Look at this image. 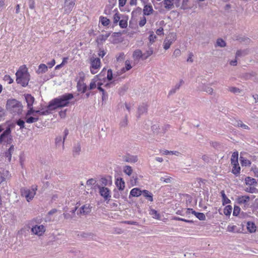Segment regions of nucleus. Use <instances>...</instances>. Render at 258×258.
Listing matches in <instances>:
<instances>
[{
    "instance_id": "obj_1",
    "label": "nucleus",
    "mask_w": 258,
    "mask_h": 258,
    "mask_svg": "<svg viewBox=\"0 0 258 258\" xmlns=\"http://www.w3.org/2000/svg\"><path fill=\"white\" fill-rule=\"evenodd\" d=\"M74 98L72 93H67L51 101L47 107L51 110H54L57 108L67 106L69 104V100Z\"/></svg>"
},
{
    "instance_id": "obj_2",
    "label": "nucleus",
    "mask_w": 258,
    "mask_h": 258,
    "mask_svg": "<svg viewBox=\"0 0 258 258\" xmlns=\"http://www.w3.org/2000/svg\"><path fill=\"white\" fill-rule=\"evenodd\" d=\"M16 82L23 87L28 85L30 80V74L28 72V69L25 66H22L16 73Z\"/></svg>"
},
{
    "instance_id": "obj_3",
    "label": "nucleus",
    "mask_w": 258,
    "mask_h": 258,
    "mask_svg": "<svg viewBox=\"0 0 258 258\" xmlns=\"http://www.w3.org/2000/svg\"><path fill=\"white\" fill-rule=\"evenodd\" d=\"M6 107L10 111L18 114L22 113L23 108L22 103L15 99L8 100Z\"/></svg>"
},
{
    "instance_id": "obj_4",
    "label": "nucleus",
    "mask_w": 258,
    "mask_h": 258,
    "mask_svg": "<svg viewBox=\"0 0 258 258\" xmlns=\"http://www.w3.org/2000/svg\"><path fill=\"white\" fill-rule=\"evenodd\" d=\"M37 189V186L35 185L32 186L31 189L23 187L21 188V195L22 197L26 198L27 201L30 202L35 195Z\"/></svg>"
},
{
    "instance_id": "obj_5",
    "label": "nucleus",
    "mask_w": 258,
    "mask_h": 258,
    "mask_svg": "<svg viewBox=\"0 0 258 258\" xmlns=\"http://www.w3.org/2000/svg\"><path fill=\"white\" fill-rule=\"evenodd\" d=\"M13 141V137L11 135V129L10 126H8L0 136V144L3 143L11 144Z\"/></svg>"
},
{
    "instance_id": "obj_6",
    "label": "nucleus",
    "mask_w": 258,
    "mask_h": 258,
    "mask_svg": "<svg viewBox=\"0 0 258 258\" xmlns=\"http://www.w3.org/2000/svg\"><path fill=\"white\" fill-rule=\"evenodd\" d=\"M34 109L28 110L26 113L25 119L27 123H32L35 122L39 120V118L36 115L34 114Z\"/></svg>"
},
{
    "instance_id": "obj_7",
    "label": "nucleus",
    "mask_w": 258,
    "mask_h": 258,
    "mask_svg": "<svg viewBox=\"0 0 258 258\" xmlns=\"http://www.w3.org/2000/svg\"><path fill=\"white\" fill-rule=\"evenodd\" d=\"M101 61L99 58H91L90 71L92 74H95L97 73L98 70L100 67Z\"/></svg>"
},
{
    "instance_id": "obj_8",
    "label": "nucleus",
    "mask_w": 258,
    "mask_h": 258,
    "mask_svg": "<svg viewBox=\"0 0 258 258\" xmlns=\"http://www.w3.org/2000/svg\"><path fill=\"white\" fill-rule=\"evenodd\" d=\"M98 187L100 196L104 198V200L109 201L111 198V192L110 189L107 187L100 185H98Z\"/></svg>"
},
{
    "instance_id": "obj_9",
    "label": "nucleus",
    "mask_w": 258,
    "mask_h": 258,
    "mask_svg": "<svg viewBox=\"0 0 258 258\" xmlns=\"http://www.w3.org/2000/svg\"><path fill=\"white\" fill-rule=\"evenodd\" d=\"M176 36L175 34L172 33H170L165 39L164 41V48L167 50L169 48L170 45L172 43L175 41Z\"/></svg>"
},
{
    "instance_id": "obj_10",
    "label": "nucleus",
    "mask_w": 258,
    "mask_h": 258,
    "mask_svg": "<svg viewBox=\"0 0 258 258\" xmlns=\"http://www.w3.org/2000/svg\"><path fill=\"white\" fill-rule=\"evenodd\" d=\"M64 136L63 137V140H62V137L60 136H57L55 139V144L56 145V147L57 148H58L60 147L61 144H62V150L64 149V141L67 137V136L69 134V130L66 128L64 131Z\"/></svg>"
},
{
    "instance_id": "obj_11",
    "label": "nucleus",
    "mask_w": 258,
    "mask_h": 258,
    "mask_svg": "<svg viewBox=\"0 0 258 258\" xmlns=\"http://www.w3.org/2000/svg\"><path fill=\"white\" fill-rule=\"evenodd\" d=\"M32 232L38 236L42 235L45 231V227L43 225H36L31 228Z\"/></svg>"
},
{
    "instance_id": "obj_12",
    "label": "nucleus",
    "mask_w": 258,
    "mask_h": 258,
    "mask_svg": "<svg viewBox=\"0 0 258 258\" xmlns=\"http://www.w3.org/2000/svg\"><path fill=\"white\" fill-rule=\"evenodd\" d=\"M180 0H164V8L167 10H171L174 8V4L178 7Z\"/></svg>"
},
{
    "instance_id": "obj_13",
    "label": "nucleus",
    "mask_w": 258,
    "mask_h": 258,
    "mask_svg": "<svg viewBox=\"0 0 258 258\" xmlns=\"http://www.w3.org/2000/svg\"><path fill=\"white\" fill-rule=\"evenodd\" d=\"M75 0H65L64 11L66 14L70 13L73 10L75 5Z\"/></svg>"
},
{
    "instance_id": "obj_14",
    "label": "nucleus",
    "mask_w": 258,
    "mask_h": 258,
    "mask_svg": "<svg viewBox=\"0 0 258 258\" xmlns=\"http://www.w3.org/2000/svg\"><path fill=\"white\" fill-rule=\"evenodd\" d=\"M250 198L248 196H243L238 197L237 198V202L239 205H244V207L246 209L248 207V202L249 201Z\"/></svg>"
},
{
    "instance_id": "obj_15",
    "label": "nucleus",
    "mask_w": 258,
    "mask_h": 258,
    "mask_svg": "<svg viewBox=\"0 0 258 258\" xmlns=\"http://www.w3.org/2000/svg\"><path fill=\"white\" fill-rule=\"evenodd\" d=\"M25 99L27 102V108L29 110L34 109L33 104L35 101V98L31 94H24Z\"/></svg>"
},
{
    "instance_id": "obj_16",
    "label": "nucleus",
    "mask_w": 258,
    "mask_h": 258,
    "mask_svg": "<svg viewBox=\"0 0 258 258\" xmlns=\"http://www.w3.org/2000/svg\"><path fill=\"white\" fill-rule=\"evenodd\" d=\"M91 211V207L89 205L86 204L80 209V213L84 215L89 214Z\"/></svg>"
},
{
    "instance_id": "obj_17",
    "label": "nucleus",
    "mask_w": 258,
    "mask_h": 258,
    "mask_svg": "<svg viewBox=\"0 0 258 258\" xmlns=\"http://www.w3.org/2000/svg\"><path fill=\"white\" fill-rule=\"evenodd\" d=\"M133 57L135 60H139L140 59L144 60L143 54L140 49H137L134 51Z\"/></svg>"
},
{
    "instance_id": "obj_18",
    "label": "nucleus",
    "mask_w": 258,
    "mask_h": 258,
    "mask_svg": "<svg viewBox=\"0 0 258 258\" xmlns=\"http://www.w3.org/2000/svg\"><path fill=\"white\" fill-rule=\"evenodd\" d=\"M199 90L205 92L210 95H212L214 93L213 89L209 85L205 84H203L202 87L199 88Z\"/></svg>"
},
{
    "instance_id": "obj_19",
    "label": "nucleus",
    "mask_w": 258,
    "mask_h": 258,
    "mask_svg": "<svg viewBox=\"0 0 258 258\" xmlns=\"http://www.w3.org/2000/svg\"><path fill=\"white\" fill-rule=\"evenodd\" d=\"M142 191L139 188H133L130 194L129 198L132 197H138L141 195Z\"/></svg>"
},
{
    "instance_id": "obj_20",
    "label": "nucleus",
    "mask_w": 258,
    "mask_h": 258,
    "mask_svg": "<svg viewBox=\"0 0 258 258\" xmlns=\"http://www.w3.org/2000/svg\"><path fill=\"white\" fill-rule=\"evenodd\" d=\"M154 10L151 5H145L143 9V14L144 15L149 16L153 13Z\"/></svg>"
},
{
    "instance_id": "obj_21",
    "label": "nucleus",
    "mask_w": 258,
    "mask_h": 258,
    "mask_svg": "<svg viewBox=\"0 0 258 258\" xmlns=\"http://www.w3.org/2000/svg\"><path fill=\"white\" fill-rule=\"evenodd\" d=\"M148 109L147 105L145 104H143L140 105L138 109V117H140L143 113L147 112Z\"/></svg>"
},
{
    "instance_id": "obj_22",
    "label": "nucleus",
    "mask_w": 258,
    "mask_h": 258,
    "mask_svg": "<svg viewBox=\"0 0 258 258\" xmlns=\"http://www.w3.org/2000/svg\"><path fill=\"white\" fill-rule=\"evenodd\" d=\"M123 160L126 162L135 163L138 161L137 156L127 155L123 157Z\"/></svg>"
},
{
    "instance_id": "obj_23",
    "label": "nucleus",
    "mask_w": 258,
    "mask_h": 258,
    "mask_svg": "<svg viewBox=\"0 0 258 258\" xmlns=\"http://www.w3.org/2000/svg\"><path fill=\"white\" fill-rule=\"evenodd\" d=\"M110 35V33L100 35L97 37L96 41L98 43H102L108 38Z\"/></svg>"
},
{
    "instance_id": "obj_24",
    "label": "nucleus",
    "mask_w": 258,
    "mask_h": 258,
    "mask_svg": "<svg viewBox=\"0 0 258 258\" xmlns=\"http://www.w3.org/2000/svg\"><path fill=\"white\" fill-rule=\"evenodd\" d=\"M15 151V148L14 145H11L8 151L5 153V156L8 158V160L9 162L11 160L12 154Z\"/></svg>"
},
{
    "instance_id": "obj_25",
    "label": "nucleus",
    "mask_w": 258,
    "mask_h": 258,
    "mask_svg": "<svg viewBox=\"0 0 258 258\" xmlns=\"http://www.w3.org/2000/svg\"><path fill=\"white\" fill-rule=\"evenodd\" d=\"M115 184L119 190H122L125 187V183L122 178L117 179Z\"/></svg>"
},
{
    "instance_id": "obj_26",
    "label": "nucleus",
    "mask_w": 258,
    "mask_h": 258,
    "mask_svg": "<svg viewBox=\"0 0 258 258\" xmlns=\"http://www.w3.org/2000/svg\"><path fill=\"white\" fill-rule=\"evenodd\" d=\"M48 70V67L46 65L43 63L40 64L39 67L37 71V73L39 74H43L46 73Z\"/></svg>"
},
{
    "instance_id": "obj_27",
    "label": "nucleus",
    "mask_w": 258,
    "mask_h": 258,
    "mask_svg": "<svg viewBox=\"0 0 258 258\" xmlns=\"http://www.w3.org/2000/svg\"><path fill=\"white\" fill-rule=\"evenodd\" d=\"M238 152H234L233 153L231 158V163L232 165H235V164H237L238 162Z\"/></svg>"
},
{
    "instance_id": "obj_28",
    "label": "nucleus",
    "mask_w": 258,
    "mask_h": 258,
    "mask_svg": "<svg viewBox=\"0 0 258 258\" xmlns=\"http://www.w3.org/2000/svg\"><path fill=\"white\" fill-rule=\"evenodd\" d=\"M78 90L82 91V93H85L87 89L86 85L84 83L78 82L77 84Z\"/></svg>"
},
{
    "instance_id": "obj_29",
    "label": "nucleus",
    "mask_w": 258,
    "mask_h": 258,
    "mask_svg": "<svg viewBox=\"0 0 258 258\" xmlns=\"http://www.w3.org/2000/svg\"><path fill=\"white\" fill-rule=\"evenodd\" d=\"M220 193L221 194V196H222V198L223 205H225L226 204L230 203L231 201L226 197V195L225 194L224 190H222Z\"/></svg>"
},
{
    "instance_id": "obj_30",
    "label": "nucleus",
    "mask_w": 258,
    "mask_h": 258,
    "mask_svg": "<svg viewBox=\"0 0 258 258\" xmlns=\"http://www.w3.org/2000/svg\"><path fill=\"white\" fill-rule=\"evenodd\" d=\"M142 194H143L144 196L146 197L148 200L151 202L153 201V195L151 193L149 192L148 190H143Z\"/></svg>"
},
{
    "instance_id": "obj_31",
    "label": "nucleus",
    "mask_w": 258,
    "mask_h": 258,
    "mask_svg": "<svg viewBox=\"0 0 258 258\" xmlns=\"http://www.w3.org/2000/svg\"><path fill=\"white\" fill-rule=\"evenodd\" d=\"M194 212V215H195V216L198 218L200 220H206V216L205 214L203 213H199L195 211Z\"/></svg>"
},
{
    "instance_id": "obj_32",
    "label": "nucleus",
    "mask_w": 258,
    "mask_h": 258,
    "mask_svg": "<svg viewBox=\"0 0 258 258\" xmlns=\"http://www.w3.org/2000/svg\"><path fill=\"white\" fill-rule=\"evenodd\" d=\"M150 214L152 216L153 218L156 219H159L160 218V216L159 213H158L157 211L154 209H151L150 211Z\"/></svg>"
},
{
    "instance_id": "obj_33",
    "label": "nucleus",
    "mask_w": 258,
    "mask_h": 258,
    "mask_svg": "<svg viewBox=\"0 0 258 258\" xmlns=\"http://www.w3.org/2000/svg\"><path fill=\"white\" fill-rule=\"evenodd\" d=\"M240 161L241 162V164L242 166H246L248 165H250L251 164V162L249 160L246 159L242 157H240Z\"/></svg>"
},
{
    "instance_id": "obj_34",
    "label": "nucleus",
    "mask_w": 258,
    "mask_h": 258,
    "mask_svg": "<svg viewBox=\"0 0 258 258\" xmlns=\"http://www.w3.org/2000/svg\"><path fill=\"white\" fill-rule=\"evenodd\" d=\"M240 167L239 166L238 163L237 164H235V165H233V168H232V173L235 174H238L240 173Z\"/></svg>"
},
{
    "instance_id": "obj_35",
    "label": "nucleus",
    "mask_w": 258,
    "mask_h": 258,
    "mask_svg": "<svg viewBox=\"0 0 258 258\" xmlns=\"http://www.w3.org/2000/svg\"><path fill=\"white\" fill-rule=\"evenodd\" d=\"M245 182L246 184L254 185L256 184V180L254 178H252L250 177H246Z\"/></svg>"
},
{
    "instance_id": "obj_36",
    "label": "nucleus",
    "mask_w": 258,
    "mask_h": 258,
    "mask_svg": "<svg viewBox=\"0 0 258 258\" xmlns=\"http://www.w3.org/2000/svg\"><path fill=\"white\" fill-rule=\"evenodd\" d=\"M123 172L128 176H130L132 172L133 169L131 166L126 165L124 167Z\"/></svg>"
},
{
    "instance_id": "obj_37",
    "label": "nucleus",
    "mask_w": 258,
    "mask_h": 258,
    "mask_svg": "<svg viewBox=\"0 0 258 258\" xmlns=\"http://www.w3.org/2000/svg\"><path fill=\"white\" fill-rule=\"evenodd\" d=\"M232 208L230 205L226 206L224 209V213L226 216H229L232 212Z\"/></svg>"
},
{
    "instance_id": "obj_38",
    "label": "nucleus",
    "mask_w": 258,
    "mask_h": 258,
    "mask_svg": "<svg viewBox=\"0 0 258 258\" xmlns=\"http://www.w3.org/2000/svg\"><path fill=\"white\" fill-rule=\"evenodd\" d=\"M247 229L250 232H253L255 231L256 226L253 223L248 222H247Z\"/></svg>"
},
{
    "instance_id": "obj_39",
    "label": "nucleus",
    "mask_w": 258,
    "mask_h": 258,
    "mask_svg": "<svg viewBox=\"0 0 258 258\" xmlns=\"http://www.w3.org/2000/svg\"><path fill=\"white\" fill-rule=\"evenodd\" d=\"M100 21H101V24L104 26H108L110 24V22L109 19H107L106 17H100Z\"/></svg>"
},
{
    "instance_id": "obj_40",
    "label": "nucleus",
    "mask_w": 258,
    "mask_h": 258,
    "mask_svg": "<svg viewBox=\"0 0 258 258\" xmlns=\"http://www.w3.org/2000/svg\"><path fill=\"white\" fill-rule=\"evenodd\" d=\"M153 53V49L152 48H149L148 50L146 51V52L143 54L144 60L148 58L150 56H151Z\"/></svg>"
},
{
    "instance_id": "obj_41",
    "label": "nucleus",
    "mask_w": 258,
    "mask_h": 258,
    "mask_svg": "<svg viewBox=\"0 0 258 258\" xmlns=\"http://www.w3.org/2000/svg\"><path fill=\"white\" fill-rule=\"evenodd\" d=\"M226 42L222 39L219 38L217 40L216 46H219L220 47H224L226 46Z\"/></svg>"
},
{
    "instance_id": "obj_42",
    "label": "nucleus",
    "mask_w": 258,
    "mask_h": 258,
    "mask_svg": "<svg viewBox=\"0 0 258 258\" xmlns=\"http://www.w3.org/2000/svg\"><path fill=\"white\" fill-rule=\"evenodd\" d=\"M228 91L234 94H239L241 92V90L240 89L235 87H229Z\"/></svg>"
},
{
    "instance_id": "obj_43",
    "label": "nucleus",
    "mask_w": 258,
    "mask_h": 258,
    "mask_svg": "<svg viewBox=\"0 0 258 258\" xmlns=\"http://www.w3.org/2000/svg\"><path fill=\"white\" fill-rule=\"evenodd\" d=\"M132 67L130 63V61L128 60H126L125 61V68L122 69V71L125 72L126 71H129L132 69Z\"/></svg>"
},
{
    "instance_id": "obj_44",
    "label": "nucleus",
    "mask_w": 258,
    "mask_h": 258,
    "mask_svg": "<svg viewBox=\"0 0 258 258\" xmlns=\"http://www.w3.org/2000/svg\"><path fill=\"white\" fill-rule=\"evenodd\" d=\"M57 212V210L56 209H52L51 210H50L47 214V216L45 218V221H50L51 219L49 218V216L51 215L52 214H55Z\"/></svg>"
},
{
    "instance_id": "obj_45",
    "label": "nucleus",
    "mask_w": 258,
    "mask_h": 258,
    "mask_svg": "<svg viewBox=\"0 0 258 258\" xmlns=\"http://www.w3.org/2000/svg\"><path fill=\"white\" fill-rule=\"evenodd\" d=\"M247 54V51L246 50H239L237 51L236 53V57H240L242 56H244Z\"/></svg>"
},
{
    "instance_id": "obj_46",
    "label": "nucleus",
    "mask_w": 258,
    "mask_h": 258,
    "mask_svg": "<svg viewBox=\"0 0 258 258\" xmlns=\"http://www.w3.org/2000/svg\"><path fill=\"white\" fill-rule=\"evenodd\" d=\"M119 25L121 28H125L127 26V19H121L120 20Z\"/></svg>"
},
{
    "instance_id": "obj_47",
    "label": "nucleus",
    "mask_w": 258,
    "mask_h": 258,
    "mask_svg": "<svg viewBox=\"0 0 258 258\" xmlns=\"http://www.w3.org/2000/svg\"><path fill=\"white\" fill-rule=\"evenodd\" d=\"M120 17L118 13H116L113 16V24L117 25V23L119 22Z\"/></svg>"
},
{
    "instance_id": "obj_48",
    "label": "nucleus",
    "mask_w": 258,
    "mask_h": 258,
    "mask_svg": "<svg viewBox=\"0 0 258 258\" xmlns=\"http://www.w3.org/2000/svg\"><path fill=\"white\" fill-rule=\"evenodd\" d=\"M96 80L95 78L93 79L92 80L90 84V86H89V90L94 89L96 87Z\"/></svg>"
},
{
    "instance_id": "obj_49",
    "label": "nucleus",
    "mask_w": 258,
    "mask_h": 258,
    "mask_svg": "<svg viewBox=\"0 0 258 258\" xmlns=\"http://www.w3.org/2000/svg\"><path fill=\"white\" fill-rule=\"evenodd\" d=\"M188 0H182V5L181 6V9L183 10L187 9L189 7L188 6Z\"/></svg>"
},
{
    "instance_id": "obj_50",
    "label": "nucleus",
    "mask_w": 258,
    "mask_h": 258,
    "mask_svg": "<svg viewBox=\"0 0 258 258\" xmlns=\"http://www.w3.org/2000/svg\"><path fill=\"white\" fill-rule=\"evenodd\" d=\"M240 212V208L237 206H235L234 207L233 215L234 216H238V215L239 214Z\"/></svg>"
},
{
    "instance_id": "obj_51",
    "label": "nucleus",
    "mask_w": 258,
    "mask_h": 258,
    "mask_svg": "<svg viewBox=\"0 0 258 258\" xmlns=\"http://www.w3.org/2000/svg\"><path fill=\"white\" fill-rule=\"evenodd\" d=\"M17 124L20 126V129L24 128L25 127V122L23 120L19 119L17 121Z\"/></svg>"
},
{
    "instance_id": "obj_52",
    "label": "nucleus",
    "mask_w": 258,
    "mask_h": 258,
    "mask_svg": "<svg viewBox=\"0 0 258 258\" xmlns=\"http://www.w3.org/2000/svg\"><path fill=\"white\" fill-rule=\"evenodd\" d=\"M152 130L155 134H158L159 125L158 124H154L151 127Z\"/></svg>"
},
{
    "instance_id": "obj_53",
    "label": "nucleus",
    "mask_w": 258,
    "mask_h": 258,
    "mask_svg": "<svg viewBox=\"0 0 258 258\" xmlns=\"http://www.w3.org/2000/svg\"><path fill=\"white\" fill-rule=\"evenodd\" d=\"M173 219L177 220V221H184V222H185L187 223H192L194 222L193 221H192V220H186V219H184L183 218H181L179 217H174Z\"/></svg>"
},
{
    "instance_id": "obj_54",
    "label": "nucleus",
    "mask_w": 258,
    "mask_h": 258,
    "mask_svg": "<svg viewBox=\"0 0 258 258\" xmlns=\"http://www.w3.org/2000/svg\"><path fill=\"white\" fill-rule=\"evenodd\" d=\"M243 124L244 123L241 120H236L233 123L235 126L238 127H242Z\"/></svg>"
},
{
    "instance_id": "obj_55",
    "label": "nucleus",
    "mask_w": 258,
    "mask_h": 258,
    "mask_svg": "<svg viewBox=\"0 0 258 258\" xmlns=\"http://www.w3.org/2000/svg\"><path fill=\"white\" fill-rule=\"evenodd\" d=\"M107 78L108 81H111L113 79L112 71L111 69H109L107 71Z\"/></svg>"
},
{
    "instance_id": "obj_56",
    "label": "nucleus",
    "mask_w": 258,
    "mask_h": 258,
    "mask_svg": "<svg viewBox=\"0 0 258 258\" xmlns=\"http://www.w3.org/2000/svg\"><path fill=\"white\" fill-rule=\"evenodd\" d=\"M124 53L123 52H121L119 54L118 56L116 57V59L117 61H122L124 60Z\"/></svg>"
},
{
    "instance_id": "obj_57",
    "label": "nucleus",
    "mask_w": 258,
    "mask_h": 258,
    "mask_svg": "<svg viewBox=\"0 0 258 258\" xmlns=\"http://www.w3.org/2000/svg\"><path fill=\"white\" fill-rule=\"evenodd\" d=\"M127 124V115L125 116L123 120L120 123V125L122 127H125Z\"/></svg>"
},
{
    "instance_id": "obj_58",
    "label": "nucleus",
    "mask_w": 258,
    "mask_h": 258,
    "mask_svg": "<svg viewBox=\"0 0 258 258\" xmlns=\"http://www.w3.org/2000/svg\"><path fill=\"white\" fill-rule=\"evenodd\" d=\"M146 18L145 17H143L141 20L139 21V25L140 27L144 26L146 23Z\"/></svg>"
},
{
    "instance_id": "obj_59",
    "label": "nucleus",
    "mask_w": 258,
    "mask_h": 258,
    "mask_svg": "<svg viewBox=\"0 0 258 258\" xmlns=\"http://www.w3.org/2000/svg\"><path fill=\"white\" fill-rule=\"evenodd\" d=\"M101 182H102V184H103L105 186H106V185L111 183V181L108 180L106 178H101Z\"/></svg>"
},
{
    "instance_id": "obj_60",
    "label": "nucleus",
    "mask_w": 258,
    "mask_h": 258,
    "mask_svg": "<svg viewBox=\"0 0 258 258\" xmlns=\"http://www.w3.org/2000/svg\"><path fill=\"white\" fill-rule=\"evenodd\" d=\"M156 38V36L154 34L153 32H152L149 36V39L150 43H152L154 42L155 39Z\"/></svg>"
},
{
    "instance_id": "obj_61",
    "label": "nucleus",
    "mask_w": 258,
    "mask_h": 258,
    "mask_svg": "<svg viewBox=\"0 0 258 258\" xmlns=\"http://www.w3.org/2000/svg\"><path fill=\"white\" fill-rule=\"evenodd\" d=\"M28 4L29 7L31 9L35 8V2L34 0H29Z\"/></svg>"
},
{
    "instance_id": "obj_62",
    "label": "nucleus",
    "mask_w": 258,
    "mask_h": 258,
    "mask_svg": "<svg viewBox=\"0 0 258 258\" xmlns=\"http://www.w3.org/2000/svg\"><path fill=\"white\" fill-rule=\"evenodd\" d=\"M47 109H46L45 111H42L40 110V115H44L49 114L50 113V110H51L49 109L47 107Z\"/></svg>"
},
{
    "instance_id": "obj_63",
    "label": "nucleus",
    "mask_w": 258,
    "mask_h": 258,
    "mask_svg": "<svg viewBox=\"0 0 258 258\" xmlns=\"http://www.w3.org/2000/svg\"><path fill=\"white\" fill-rule=\"evenodd\" d=\"M181 54L180 50L179 49H176L173 52V56L175 57L179 56Z\"/></svg>"
},
{
    "instance_id": "obj_64",
    "label": "nucleus",
    "mask_w": 258,
    "mask_h": 258,
    "mask_svg": "<svg viewBox=\"0 0 258 258\" xmlns=\"http://www.w3.org/2000/svg\"><path fill=\"white\" fill-rule=\"evenodd\" d=\"M202 159L204 161H205L206 163H209L210 162V157L209 156L207 155H204L202 157Z\"/></svg>"
}]
</instances>
